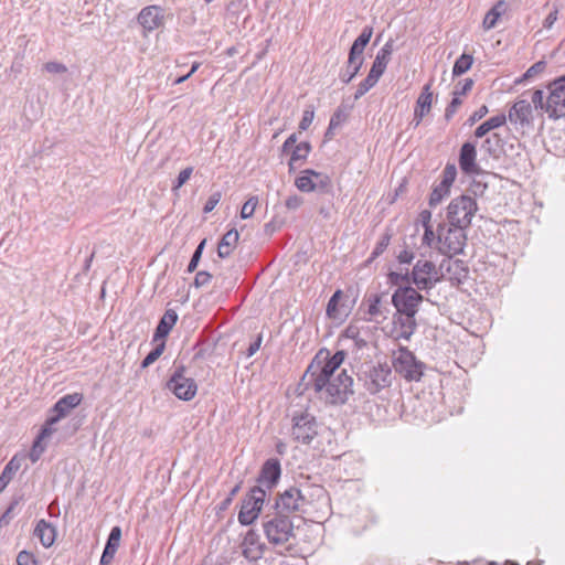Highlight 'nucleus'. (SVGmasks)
<instances>
[{
  "mask_svg": "<svg viewBox=\"0 0 565 565\" xmlns=\"http://www.w3.org/2000/svg\"><path fill=\"white\" fill-rule=\"evenodd\" d=\"M345 358L344 351H338L330 356L328 350H320L308 366L305 377L309 376L315 391H320L330 377H337L335 372L340 369Z\"/></svg>",
  "mask_w": 565,
  "mask_h": 565,
  "instance_id": "f257e3e1",
  "label": "nucleus"
},
{
  "mask_svg": "<svg viewBox=\"0 0 565 565\" xmlns=\"http://www.w3.org/2000/svg\"><path fill=\"white\" fill-rule=\"evenodd\" d=\"M467 243L466 228L441 223L437 227V250L448 257L461 254Z\"/></svg>",
  "mask_w": 565,
  "mask_h": 565,
  "instance_id": "f03ea898",
  "label": "nucleus"
},
{
  "mask_svg": "<svg viewBox=\"0 0 565 565\" xmlns=\"http://www.w3.org/2000/svg\"><path fill=\"white\" fill-rule=\"evenodd\" d=\"M353 380L347 374L345 370H341L337 377H330L320 391H315L321 399L330 404H343L347 402L352 391Z\"/></svg>",
  "mask_w": 565,
  "mask_h": 565,
  "instance_id": "7ed1b4c3",
  "label": "nucleus"
},
{
  "mask_svg": "<svg viewBox=\"0 0 565 565\" xmlns=\"http://www.w3.org/2000/svg\"><path fill=\"white\" fill-rule=\"evenodd\" d=\"M478 211L476 200L470 195H459L452 199L447 207L446 218L449 224L468 228Z\"/></svg>",
  "mask_w": 565,
  "mask_h": 565,
  "instance_id": "20e7f679",
  "label": "nucleus"
},
{
  "mask_svg": "<svg viewBox=\"0 0 565 565\" xmlns=\"http://www.w3.org/2000/svg\"><path fill=\"white\" fill-rule=\"evenodd\" d=\"M393 367L406 381H419L424 372V363L406 348H399L393 353Z\"/></svg>",
  "mask_w": 565,
  "mask_h": 565,
  "instance_id": "39448f33",
  "label": "nucleus"
},
{
  "mask_svg": "<svg viewBox=\"0 0 565 565\" xmlns=\"http://www.w3.org/2000/svg\"><path fill=\"white\" fill-rule=\"evenodd\" d=\"M264 533L270 544L282 545L294 536V524L288 515L276 513L263 522Z\"/></svg>",
  "mask_w": 565,
  "mask_h": 565,
  "instance_id": "423d86ee",
  "label": "nucleus"
},
{
  "mask_svg": "<svg viewBox=\"0 0 565 565\" xmlns=\"http://www.w3.org/2000/svg\"><path fill=\"white\" fill-rule=\"evenodd\" d=\"M411 275V282H413L418 290H429L440 281L439 268L426 259H419L413 267Z\"/></svg>",
  "mask_w": 565,
  "mask_h": 565,
  "instance_id": "0eeeda50",
  "label": "nucleus"
},
{
  "mask_svg": "<svg viewBox=\"0 0 565 565\" xmlns=\"http://www.w3.org/2000/svg\"><path fill=\"white\" fill-rule=\"evenodd\" d=\"M266 499V490L260 486L250 489L249 493L243 500L241 511L238 513V521L243 525L252 524L262 511L263 504Z\"/></svg>",
  "mask_w": 565,
  "mask_h": 565,
  "instance_id": "6e6552de",
  "label": "nucleus"
},
{
  "mask_svg": "<svg viewBox=\"0 0 565 565\" xmlns=\"http://www.w3.org/2000/svg\"><path fill=\"white\" fill-rule=\"evenodd\" d=\"M167 387L182 401H191L198 391L195 381L185 376V367L178 366L167 382Z\"/></svg>",
  "mask_w": 565,
  "mask_h": 565,
  "instance_id": "1a4fd4ad",
  "label": "nucleus"
},
{
  "mask_svg": "<svg viewBox=\"0 0 565 565\" xmlns=\"http://www.w3.org/2000/svg\"><path fill=\"white\" fill-rule=\"evenodd\" d=\"M424 297L412 286L399 287L392 296L397 313L416 315Z\"/></svg>",
  "mask_w": 565,
  "mask_h": 565,
  "instance_id": "9d476101",
  "label": "nucleus"
},
{
  "mask_svg": "<svg viewBox=\"0 0 565 565\" xmlns=\"http://www.w3.org/2000/svg\"><path fill=\"white\" fill-rule=\"evenodd\" d=\"M318 434L316 417L307 412L294 415L291 435L292 438L302 444H309Z\"/></svg>",
  "mask_w": 565,
  "mask_h": 565,
  "instance_id": "9b49d317",
  "label": "nucleus"
},
{
  "mask_svg": "<svg viewBox=\"0 0 565 565\" xmlns=\"http://www.w3.org/2000/svg\"><path fill=\"white\" fill-rule=\"evenodd\" d=\"M550 94L546 99V113L550 118L565 117V75L554 79L548 85Z\"/></svg>",
  "mask_w": 565,
  "mask_h": 565,
  "instance_id": "f8f14e48",
  "label": "nucleus"
},
{
  "mask_svg": "<svg viewBox=\"0 0 565 565\" xmlns=\"http://www.w3.org/2000/svg\"><path fill=\"white\" fill-rule=\"evenodd\" d=\"M392 383V370L387 363L370 367L364 373V385L371 394H376Z\"/></svg>",
  "mask_w": 565,
  "mask_h": 565,
  "instance_id": "ddd939ff",
  "label": "nucleus"
},
{
  "mask_svg": "<svg viewBox=\"0 0 565 565\" xmlns=\"http://www.w3.org/2000/svg\"><path fill=\"white\" fill-rule=\"evenodd\" d=\"M303 498L301 491L297 487H290L285 490L276 500V513L280 515H288L289 513L301 511L305 512Z\"/></svg>",
  "mask_w": 565,
  "mask_h": 565,
  "instance_id": "4468645a",
  "label": "nucleus"
},
{
  "mask_svg": "<svg viewBox=\"0 0 565 565\" xmlns=\"http://www.w3.org/2000/svg\"><path fill=\"white\" fill-rule=\"evenodd\" d=\"M331 183L330 178L312 169L301 171L296 178L295 185L301 192H313L316 190H326Z\"/></svg>",
  "mask_w": 565,
  "mask_h": 565,
  "instance_id": "2eb2a0df",
  "label": "nucleus"
},
{
  "mask_svg": "<svg viewBox=\"0 0 565 565\" xmlns=\"http://www.w3.org/2000/svg\"><path fill=\"white\" fill-rule=\"evenodd\" d=\"M439 275L440 279L446 277L454 285H459L467 278L468 268L462 260L449 257L441 262Z\"/></svg>",
  "mask_w": 565,
  "mask_h": 565,
  "instance_id": "dca6fc26",
  "label": "nucleus"
},
{
  "mask_svg": "<svg viewBox=\"0 0 565 565\" xmlns=\"http://www.w3.org/2000/svg\"><path fill=\"white\" fill-rule=\"evenodd\" d=\"M508 118L514 126L522 128L529 127L533 124V108L529 100H516L509 110Z\"/></svg>",
  "mask_w": 565,
  "mask_h": 565,
  "instance_id": "f3484780",
  "label": "nucleus"
},
{
  "mask_svg": "<svg viewBox=\"0 0 565 565\" xmlns=\"http://www.w3.org/2000/svg\"><path fill=\"white\" fill-rule=\"evenodd\" d=\"M241 547L242 554L248 561L260 559L265 551V544L260 542L259 535L254 530L247 531Z\"/></svg>",
  "mask_w": 565,
  "mask_h": 565,
  "instance_id": "a211bd4d",
  "label": "nucleus"
},
{
  "mask_svg": "<svg viewBox=\"0 0 565 565\" xmlns=\"http://www.w3.org/2000/svg\"><path fill=\"white\" fill-rule=\"evenodd\" d=\"M163 10L158 6H148L138 14V22L146 32H152L163 24Z\"/></svg>",
  "mask_w": 565,
  "mask_h": 565,
  "instance_id": "6ab92c4d",
  "label": "nucleus"
},
{
  "mask_svg": "<svg viewBox=\"0 0 565 565\" xmlns=\"http://www.w3.org/2000/svg\"><path fill=\"white\" fill-rule=\"evenodd\" d=\"M476 146L471 142H465L459 153V167L466 174H479L480 168L477 162Z\"/></svg>",
  "mask_w": 565,
  "mask_h": 565,
  "instance_id": "aec40b11",
  "label": "nucleus"
},
{
  "mask_svg": "<svg viewBox=\"0 0 565 565\" xmlns=\"http://www.w3.org/2000/svg\"><path fill=\"white\" fill-rule=\"evenodd\" d=\"M280 463L277 459H269L265 461L258 476V486L271 489L280 478Z\"/></svg>",
  "mask_w": 565,
  "mask_h": 565,
  "instance_id": "412c9836",
  "label": "nucleus"
},
{
  "mask_svg": "<svg viewBox=\"0 0 565 565\" xmlns=\"http://www.w3.org/2000/svg\"><path fill=\"white\" fill-rule=\"evenodd\" d=\"M83 395L79 393L67 394L61 397L50 411L58 420L66 417L72 409L81 404Z\"/></svg>",
  "mask_w": 565,
  "mask_h": 565,
  "instance_id": "4be33fe9",
  "label": "nucleus"
},
{
  "mask_svg": "<svg viewBox=\"0 0 565 565\" xmlns=\"http://www.w3.org/2000/svg\"><path fill=\"white\" fill-rule=\"evenodd\" d=\"M431 102H433V93L430 90V84H426L423 87V90L416 102V107H415V111H414V120H413L415 124V127H417L422 122L424 116L430 111Z\"/></svg>",
  "mask_w": 565,
  "mask_h": 565,
  "instance_id": "5701e85b",
  "label": "nucleus"
},
{
  "mask_svg": "<svg viewBox=\"0 0 565 565\" xmlns=\"http://www.w3.org/2000/svg\"><path fill=\"white\" fill-rule=\"evenodd\" d=\"M121 539V529L119 526H114L109 533L108 540L106 542V546L100 557V565H108L111 563Z\"/></svg>",
  "mask_w": 565,
  "mask_h": 565,
  "instance_id": "b1692460",
  "label": "nucleus"
},
{
  "mask_svg": "<svg viewBox=\"0 0 565 565\" xmlns=\"http://www.w3.org/2000/svg\"><path fill=\"white\" fill-rule=\"evenodd\" d=\"M178 321V313L173 309H168L161 317L154 334H153V341H164V339L168 337L172 328L175 326Z\"/></svg>",
  "mask_w": 565,
  "mask_h": 565,
  "instance_id": "393cba45",
  "label": "nucleus"
},
{
  "mask_svg": "<svg viewBox=\"0 0 565 565\" xmlns=\"http://www.w3.org/2000/svg\"><path fill=\"white\" fill-rule=\"evenodd\" d=\"M33 534L44 547L52 546L56 537L55 527L43 519L36 523Z\"/></svg>",
  "mask_w": 565,
  "mask_h": 565,
  "instance_id": "a878e982",
  "label": "nucleus"
},
{
  "mask_svg": "<svg viewBox=\"0 0 565 565\" xmlns=\"http://www.w3.org/2000/svg\"><path fill=\"white\" fill-rule=\"evenodd\" d=\"M373 34L372 26H365L361 34L355 39L350 49V64H354L355 56L363 57V52Z\"/></svg>",
  "mask_w": 565,
  "mask_h": 565,
  "instance_id": "bb28decb",
  "label": "nucleus"
},
{
  "mask_svg": "<svg viewBox=\"0 0 565 565\" xmlns=\"http://www.w3.org/2000/svg\"><path fill=\"white\" fill-rule=\"evenodd\" d=\"M381 298L382 297L380 295H373L367 299V313L370 316V321L381 322L387 318L390 309L387 306L381 305Z\"/></svg>",
  "mask_w": 565,
  "mask_h": 565,
  "instance_id": "cd10ccee",
  "label": "nucleus"
},
{
  "mask_svg": "<svg viewBox=\"0 0 565 565\" xmlns=\"http://www.w3.org/2000/svg\"><path fill=\"white\" fill-rule=\"evenodd\" d=\"M239 234L237 230L232 228L226 232L217 245V255L221 258L228 257L238 242Z\"/></svg>",
  "mask_w": 565,
  "mask_h": 565,
  "instance_id": "c85d7f7f",
  "label": "nucleus"
},
{
  "mask_svg": "<svg viewBox=\"0 0 565 565\" xmlns=\"http://www.w3.org/2000/svg\"><path fill=\"white\" fill-rule=\"evenodd\" d=\"M394 323L398 324L401 330L398 332V338H403L405 340H408L412 334L415 332L417 323L415 316L411 313H397Z\"/></svg>",
  "mask_w": 565,
  "mask_h": 565,
  "instance_id": "c756f323",
  "label": "nucleus"
},
{
  "mask_svg": "<svg viewBox=\"0 0 565 565\" xmlns=\"http://www.w3.org/2000/svg\"><path fill=\"white\" fill-rule=\"evenodd\" d=\"M343 298L342 290H337L328 301L327 315L330 318L337 319L347 316L349 309L344 305H340V300Z\"/></svg>",
  "mask_w": 565,
  "mask_h": 565,
  "instance_id": "7c9ffc66",
  "label": "nucleus"
},
{
  "mask_svg": "<svg viewBox=\"0 0 565 565\" xmlns=\"http://www.w3.org/2000/svg\"><path fill=\"white\" fill-rule=\"evenodd\" d=\"M507 11V3L504 1L497 2L484 15L482 26L484 30H491L497 25L498 20Z\"/></svg>",
  "mask_w": 565,
  "mask_h": 565,
  "instance_id": "2f4dec72",
  "label": "nucleus"
},
{
  "mask_svg": "<svg viewBox=\"0 0 565 565\" xmlns=\"http://www.w3.org/2000/svg\"><path fill=\"white\" fill-rule=\"evenodd\" d=\"M303 498L305 508L311 504L315 500L327 501V492L323 487L317 484L306 486L300 489Z\"/></svg>",
  "mask_w": 565,
  "mask_h": 565,
  "instance_id": "473e14b6",
  "label": "nucleus"
},
{
  "mask_svg": "<svg viewBox=\"0 0 565 565\" xmlns=\"http://www.w3.org/2000/svg\"><path fill=\"white\" fill-rule=\"evenodd\" d=\"M505 121H507V116L504 114H499L497 116L490 117L484 122H482L479 127H477V129L475 130V136L477 138H482L491 130L503 126L505 124Z\"/></svg>",
  "mask_w": 565,
  "mask_h": 565,
  "instance_id": "72a5a7b5",
  "label": "nucleus"
},
{
  "mask_svg": "<svg viewBox=\"0 0 565 565\" xmlns=\"http://www.w3.org/2000/svg\"><path fill=\"white\" fill-rule=\"evenodd\" d=\"M291 156L290 160L288 162L289 171H294L298 164V162H301L306 160L308 154L310 153L311 146L309 142L303 141L295 146V148L291 149Z\"/></svg>",
  "mask_w": 565,
  "mask_h": 565,
  "instance_id": "f704fd0d",
  "label": "nucleus"
},
{
  "mask_svg": "<svg viewBox=\"0 0 565 565\" xmlns=\"http://www.w3.org/2000/svg\"><path fill=\"white\" fill-rule=\"evenodd\" d=\"M503 140L499 134L494 132L487 137L482 142V149L491 157L497 158L502 150Z\"/></svg>",
  "mask_w": 565,
  "mask_h": 565,
  "instance_id": "c9c22d12",
  "label": "nucleus"
},
{
  "mask_svg": "<svg viewBox=\"0 0 565 565\" xmlns=\"http://www.w3.org/2000/svg\"><path fill=\"white\" fill-rule=\"evenodd\" d=\"M363 57L355 56L354 64H350V57L348 58L347 68L340 76L344 84H349L356 76L363 65Z\"/></svg>",
  "mask_w": 565,
  "mask_h": 565,
  "instance_id": "e433bc0d",
  "label": "nucleus"
},
{
  "mask_svg": "<svg viewBox=\"0 0 565 565\" xmlns=\"http://www.w3.org/2000/svg\"><path fill=\"white\" fill-rule=\"evenodd\" d=\"M473 63V57L470 54L463 53L460 55L452 67V75L454 76H460L468 72Z\"/></svg>",
  "mask_w": 565,
  "mask_h": 565,
  "instance_id": "4c0bfd02",
  "label": "nucleus"
},
{
  "mask_svg": "<svg viewBox=\"0 0 565 565\" xmlns=\"http://www.w3.org/2000/svg\"><path fill=\"white\" fill-rule=\"evenodd\" d=\"M450 192V188L439 182L436 184L429 195V205L437 206Z\"/></svg>",
  "mask_w": 565,
  "mask_h": 565,
  "instance_id": "58836bf2",
  "label": "nucleus"
},
{
  "mask_svg": "<svg viewBox=\"0 0 565 565\" xmlns=\"http://www.w3.org/2000/svg\"><path fill=\"white\" fill-rule=\"evenodd\" d=\"M379 82V78L373 76V74H367V76L359 84V87L354 94V99L361 98L364 94H366L375 84Z\"/></svg>",
  "mask_w": 565,
  "mask_h": 565,
  "instance_id": "ea45409f",
  "label": "nucleus"
},
{
  "mask_svg": "<svg viewBox=\"0 0 565 565\" xmlns=\"http://www.w3.org/2000/svg\"><path fill=\"white\" fill-rule=\"evenodd\" d=\"M164 348H166L164 341H161L160 343H158L156 345V348L153 350H151L147 354V356L142 360L141 367L146 369V367L150 366L152 363H154L160 358V355L163 353Z\"/></svg>",
  "mask_w": 565,
  "mask_h": 565,
  "instance_id": "a19ab883",
  "label": "nucleus"
},
{
  "mask_svg": "<svg viewBox=\"0 0 565 565\" xmlns=\"http://www.w3.org/2000/svg\"><path fill=\"white\" fill-rule=\"evenodd\" d=\"M461 104H462V100L459 97L458 86H457L452 93V99L449 103V105L446 107V110H445V119L447 121H449L454 117V115L457 113V110L461 106Z\"/></svg>",
  "mask_w": 565,
  "mask_h": 565,
  "instance_id": "79ce46f5",
  "label": "nucleus"
},
{
  "mask_svg": "<svg viewBox=\"0 0 565 565\" xmlns=\"http://www.w3.org/2000/svg\"><path fill=\"white\" fill-rule=\"evenodd\" d=\"M58 422L60 420L56 417H54L52 414H50V416L45 420L44 425L42 426L41 431L38 435V437L43 440L50 438L53 435V433L55 431L54 425L57 424Z\"/></svg>",
  "mask_w": 565,
  "mask_h": 565,
  "instance_id": "37998d69",
  "label": "nucleus"
},
{
  "mask_svg": "<svg viewBox=\"0 0 565 565\" xmlns=\"http://www.w3.org/2000/svg\"><path fill=\"white\" fill-rule=\"evenodd\" d=\"M457 177V168L454 163H447L443 170L441 183L451 188Z\"/></svg>",
  "mask_w": 565,
  "mask_h": 565,
  "instance_id": "c03bdc74",
  "label": "nucleus"
},
{
  "mask_svg": "<svg viewBox=\"0 0 565 565\" xmlns=\"http://www.w3.org/2000/svg\"><path fill=\"white\" fill-rule=\"evenodd\" d=\"M393 53V41H387L383 47L377 52L375 56V61H380L381 63L385 64L387 66L391 55Z\"/></svg>",
  "mask_w": 565,
  "mask_h": 565,
  "instance_id": "a18cd8bd",
  "label": "nucleus"
},
{
  "mask_svg": "<svg viewBox=\"0 0 565 565\" xmlns=\"http://www.w3.org/2000/svg\"><path fill=\"white\" fill-rule=\"evenodd\" d=\"M43 441L44 440L39 437L35 438L29 455L32 462H36L44 452L46 445Z\"/></svg>",
  "mask_w": 565,
  "mask_h": 565,
  "instance_id": "49530a36",
  "label": "nucleus"
},
{
  "mask_svg": "<svg viewBox=\"0 0 565 565\" xmlns=\"http://www.w3.org/2000/svg\"><path fill=\"white\" fill-rule=\"evenodd\" d=\"M423 245L428 246L429 248L437 249V233L433 231V226H426L424 228V235L422 238Z\"/></svg>",
  "mask_w": 565,
  "mask_h": 565,
  "instance_id": "de8ad7c7",
  "label": "nucleus"
},
{
  "mask_svg": "<svg viewBox=\"0 0 565 565\" xmlns=\"http://www.w3.org/2000/svg\"><path fill=\"white\" fill-rule=\"evenodd\" d=\"M205 239H203L199 245L198 247L195 248L193 255H192V258L188 265V271L189 273H193L196 267H198V264L201 259V256H202V253H203V249H204V246H205Z\"/></svg>",
  "mask_w": 565,
  "mask_h": 565,
  "instance_id": "09e8293b",
  "label": "nucleus"
},
{
  "mask_svg": "<svg viewBox=\"0 0 565 565\" xmlns=\"http://www.w3.org/2000/svg\"><path fill=\"white\" fill-rule=\"evenodd\" d=\"M258 200L256 196L249 198L242 206L241 210V217L242 218H249L257 206Z\"/></svg>",
  "mask_w": 565,
  "mask_h": 565,
  "instance_id": "8fccbe9b",
  "label": "nucleus"
},
{
  "mask_svg": "<svg viewBox=\"0 0 565 565\" xmlns=\"http://www.w3.org/2000/svg\"><path fill=\"white\" fill-rule=\"evenodd\" d=\"M18 565H39V561L35 555L29 551H21L17 556Z\"/></svg>",
  "mask_w": 565,
  "mask_h": 565,
  "instance_id": "3c124183",
  "label": "nucleus"
},
{
  "mask_svg": "<svg viewBox=\"0 0 565 565\" xmlns=\"http://www.w3.org/2000/svg\"><path fill=\"white\" fill-rule=\"evenodd\" d=\"M390 280L393 285H396L399 287L409 286L411 284V275L409 273H391L390 274Z\"/></svg>",
  "mask_w": 565,
  "mask_h": 565,
  "instance_id": "603ef678",
  "label": "nucleus"
},
{
  "mask_svg": "<svg viewBox=\"0 0 565 565\" xmlns=\"http://www.w3.org/2000/svg\"><path fill=\"white\" fill-rule=\"evenodd\" d=\"M222 199V192L221 191H215L213 192L207 201L205 202L204 206H203V212L204 213H210L214 210V207L218 204V202L221 201Z\"/></svg>",
  "mask_w": 565,
  "mask_h": 565,
  "instance_id": "864d4df0",
  "label": "nucleus"
},
{
  "mask_svg": "<svg viewBox=\"0 0 565 565\" xmlns=\"http://www.w3.org/2000/svg\"><path fill=\"white\" fill-rule=\"evenodd\" d=\"M192 172H193L192 167H188V168L183 169L182 171H180V173L175 180V183L172 186V190L175 191V190L180 189L191 178Z\"/></svg>",
  "mask_w": 565,
  "mask_h": 565,
  "instance_id": "5fc2aeb1",
  "label": "nucleus"
},
{
  "mask_svg": "<svg viewBox=\"0 0 565 565\" xmlns=\"http://www.w3.org/2000/svg\"><path fill=\"white\" fill-rule=\"evenodd\" d=\"M534 105L535 109H541L546 111V103H544V92L541 89H536L532 93L531 102Z\"/></svg>",
  "mask_w": 565,
  "mask_h": 565,
  "instance_id": "6e6d98bb",
  "label": "nucleus"
},
{
  "mask_svg": "<svg viewBox=\"0 0 565 565\" xmlns=\"http://www.w3.org/2000/svg\"><path fill=\"white\" fill-rule=\"evenodd\" d=\"M11 465H12V461H10L4 467V469L0 476V492H2L7 488V486L9 484V482L12 479L13 469H12Z\"/></svg>",
  "mask_w": 565,
  "mask_h": 565,
  "instance_id": "4d7b16f0",
  "label": "nucleus"
},
{
  "mask_svg": "<svg viewBox=\"0 0 565 565\" xmlns=\"http://www.w3.org/2000/svg\"><path fill=\"white\" fill-rule=\"evenodd\" d=\"M315 118V110L313 108H307L303 110L302 118L299 122V129L300 130H307L309 126L312 124V120Z\"/></svg>",
  "mask_w": 565,
  "mask_h": 565,
  "instance_id": "13d9d810",
  "label": "nucleus"
},
{
  "mask_svg": "<svg viewBox=\"0 0 565 565\" xmlns=\"http://www.w3.org/2000/svg\"><path fill=\"white\" fill-rule=\"evenodd\" d=\"M44 70L51 74H64L67 72L66 65L60 62H47L44 64Z\"/></svg>",
  "mask_w": 565,
  "mask_h": 565,
  "instance_id": "bf43d9fd",
  "label": "nucleus"
},
{
  "mask_svg": "<svg viewBox=\"0 0 565 565\" xmlns=\"http://www.w3.org/2000/svg\"><path fill=\"white\" fill-rule=\"evenodd\" d=\"M17 505H18V501L11 502L10 505L7 508V510L2 513V515L0 516V525L1 526L9 524V522L11 521V519L13 516L14 509Z\"/></svg>",
  "mask_w": 565,
  "mask_h": 565,
  "instance_id": "052dcab7",
  "label": "nucleus"
},
{
  "mask_svg": "<svg viewBox=\"0 0 565 565\" xmlns=\"http://www.w3.org/2000/svg\"><path fill=\"white\" fill-rule=\"evenodd\" d=\"M390 244V236L385 235L381 238V241L376 244L374 250L372 252V259L380 256L388 246Z\"/></svg>",
  "mask_w": 565,
  "mask_h": 565,
  "instance_id": "680f3d73",
  "label": "nucleus"
},
{
  "mask_svg": "<svg viewBox=\"0 0 565 565\" xmlns=\"http://www.w3.org/2000/svg\"><path fill=\"white\" fill-rule=\"evenodd\" d=\"M303 203V199L297 194L290 195L287 198L285 205L288 210H297L299 209Z\"/></svg>",
  "mask_w": 565,
  "mask_h": 565,
  "instance_id": "e2e57ef3",
  "label": "nucleus"
},
{
  "mask_svg": "<svg viewBox=\"0 0 565 565\" xmlns=\"http://www.w3.org/2000/svg\"><path fill=\"white\" fill-rule=\"evenodd\" d=\"M212 279V275L207 271H199L195 275L194 278V285L195 287H203L206 286Z\"/></svg>",
  "mask_w": 565,
  "mask_h": 565,
  "instance_id": "0e129e2a",
  "label": "nucleus"
},
{
  "mask_svg": "<svg viewBox=\"0 0 565 565\" xmlns=\"http://www.w3.org/2000/svg\"><path fill=\"white\" fill-rule=\"evenodd\" d=\"M488 107L482 105L479 109H477L468 119L469 125H473L476 121L480 120L488 114Z\"/></svg>",
  "mask_w": 565,
  "mask_h": 565,
  "instance_id": "69168bd1",
  "label": "nucleus"
},
{
  "mask_svg": "<svg viewBox=\"0 0 565 565\" xmlns=\"http://www.w3.org/2000/svg\"><path fill=\"white\" fill-rule=\"evenodd\" d=\"M545 67V63L544 62H537L535 64H533L523 75V77L525 79L530 78V77H533L534 75H536L537 73L542 72Z\"/></svg>",
  "mask_w": 565,
  "mask_h": 565,
  "instance_id": "338daca9",
  "label": "nucleus"
},
{
  "mask_svg": "<svg viewBox=\"0 0 565 565\" xmlns=\"http://www.w3.org/2000/svg\"><path fill=\"white\" fill-rule=\"evenodd\" d=\"M386 70V65L381 63L380 61H375L373 62L372 64V67L370 70V74H373V76L377 77L380 79V77L383 75V73L385 72Z\"/></svg>",
  "mask_w": 565,
  "mask_h": 565,
  "instance_id": "774afa93",
  "label": "nucleus"
}]
</instances>
